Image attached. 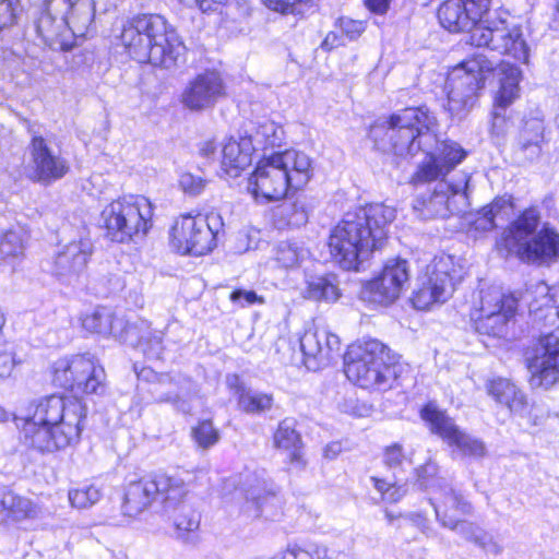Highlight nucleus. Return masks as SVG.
Listing matches in <instances>:
<instances>
[{
  "instance_id": "nucleus-36",
  "label": "nucleus",
  "mask_w": 559,
  "mask_h": 559,
  "mask_svg": "<svg viewBox=\"0 0 559 559\" xmlns=\"http://www.w3.org/2000/svg\"><path fill=\"white\" fill-rule=\"evenodd\" d=\"M4 512L12 521L22 522L38 519L41 515V508L29 498L10 491Z\"/></svg>"
},
{
  "instance_id": "nucleus-40",
  "label": "nucleus",
  "mask_w": 559,
  "mask_h": 559,
  "mask_svg": "<svg viewBox=\"0 0 559 559\" xmlns=\"http://www.w3.org/2000/svg\"><path fill=\"white\" fill-rule=\"evenodd\" d=\"M255 150L280 147L284 139V130L272 121H266L258 127L254 134L249 136Z\"/></svg>"
},
{
  "instance_id": "nucleus-64",
  "label": "nucleus",
  "mask_w": 559,
  "mask_h": 559,
  "mask_svg": "<svg viewBox=\"0 0 559 559\" xmlns=\"http://www.w3.org/2000/svg\"><path fill=\"white\" fill-rule=\"evenodd\" d=\"M391 0H365L366 7L374 14L383 15L389 10Z\"/></svg>"
},
{
  "instance_id": "nucleus-4",
  "label": "nucleus",
  "mask_w": 559,
  "mask_h": 559,
  "mask_svg": "<svg viewBox=\"0 0 559 559\" xmlns=\"http://www.w3.org/2000/svg\"><path fill=\"white\" fill-rule=\"evenodd\" d=\"M134 60L164 69L183 61L186 47L171 25L158 14H139L127 20L118 35Z\"/></svg>"
},
{
  "instance_id": "nucleus-11",
  "label": "nucleus",
  "mask_w": 559,
  "mask_h": 559,
  "mask_svg": "<svg viewBox=\"0 0 559 559\" xmlns=\"http://www.w3.org/2000/svg\"><path fill=\"white\" fill-rule=\"evenodd\" d=\"M185 479L179 469L171 474L160 473L153 478H143L128 485L122 503V513L135 518L145 511L153 501L162 508L174 507L185 493Z\"/></svg>"
},
{
  "instance_id": "nucleus-30",
  "label": "nucleus",
  "mask_w": 559,
  "mask_h": 559,
  "mask_svg": "<svg viewBox=\"0 0 559 559\" xmlns=\"http://www.w3.org/2000/svg\"><path fill=\"white\" fill-rule=\"evenodd\" d=\"M253 152L250 138L228 139L222 147V169L230 177H238L251 164Z\"/></svg>"
},
{
  "instance_id": "nucleus-49",
  "label": "nucleus",
  "mask_w": 559,
  "mask_h": 559,
  "mask_svg": "<svg viewBox=\"0 0 559 559\" xmlns=\"http://www.w3.org/2000/svg\"><path fill=\"white\" fill-rule=\"evenodd\" d=\"M267 495L269 493L260 486L250 485L245 489L246 502L242 506V511L252 518L260 516L261 504L266 499Z\"/></svg>"
},
{
  "instance_id": "nucleus-25",
  "label": "nucleus",
  "mask_w": 559,
  "mask_h": 559,
  "mask_svg": "<svg viewBox=\"0 0 559 559\" xmlns=\"http://www.w3.org/2000/svg\"><path fill=\"white\" fill-rule=\"evenodd\" d=\"M50 0H44L43 10L36 20V31L44 43L53 50H70L74 45L61 12L50 8Z\"/></svg>"
},
{
  "instance_id": "nucleus-54",
  "label": "nucleus",
  "mask_w": 559,
  "mask_h": 559,
  "mask_svg": "<svg viewBox=\"0 0 559 559\" xmlns=\"http://www.w3.org/2000/svg\"><path fill=\"white\" fill-rule=\"evenodd\" d=\"M314 0H262L263 4L282 14H294L299 11L301 4L312 3Z\"/></svg>"
},
{
  "instance_id": "nucleus-44",
  "label": "nucleus",
  "mask_w": 559,
  "mask_h": 559,
  "mask_svg": "<svg viewBox=\"0 0 559 559\" xmlns=\"http://www.w3.org/2000/svg\"><path fill=\"white\" fill-rule=\"evenodd\" d=\"M508 297L499 287L481 288L479 290L478 314H493L497 311L503 310Z\"/></svg>"
},
{
  "instance_id": "nucleus-20",
  "label": "nucleus",
  "mask_w": 559,
  "mask_h": 559,
  "mask_svg": "<svg viewBox=\"0 0 559 559\" xmlns=\"http://www.w3.org/2000/svg\"><path fill=\"white\" fill-rule=\"evenodd\" d=\"M489 9L490 0H445L439 7L438 19L449 32L469 31L471 34Z\"/></svg>"
},
{
  "instance_id": "nucleus-26",
  "label": "nucleus",
  "mask_w": 559,
  "mask_h": 559,
  "mask_svg": "<svg viewBox=\"0 0 559 559\" xmlns=\"http://www.w3.org/2000/svg\"><path fill=\"white\" fill-rule=\"evenodd\" d=\"M50 5L61 12L73 38L88 33L95 19L94 0H50Z\"/></svg>"
},
{
  "instance_id": "nucleus-48",
  "label": "nucleus",
  "mask_w": 559,
  "mask_h": 559,
  "mask_svg": "<svg viewBox=\"0 0 559 559\" xmlns=\"http://www.w3.org/2000/svg\"><path fill=\"white\" fill-rule=\"evenodd\" d=\"M370 479L377 491L381 493L382 500L385 502H399L406 495L407 490L403 485H397L396 483L376 476H372Z\"/></svg>"
},
{
  "instance_id": "nucleus-19",
  "label": "nucleus",
  "mask_w": 559,
  "mask_h": 559,
  "mask_svg": "<svg viewBox=\"0 0 559 559\" xmlns=\"http://www.w3.org/2000/svg\"><path fill=\"white\" fill-rule=\"evenodd\" d=\"M533 389H549L559 381V336L554 333L542 336L527 358Z\"/></svg>"
},
{
  "instance_id": "nucleus-3",
  "label": "nucleus",
  "mask_w": 559,
  "mask_h": 559,
  "mask_svg": "<svg viewBox=\"0 0 559 559\" xmlns=\"http://www.w3.org/2000/svg\"><path fill=\"white\" fill-rule=\"evenodd\" d=\"M394 218L395 209L383 203L346 212L329 237L333 260L344 270H359L360 264L383 246L388 226Z\"/></svg>"
},
{
  "instance_id": "nucleus-37",
  "label": "nucleus",
  "mask_w": 559,
  "mask_h": 559,
  "mask_svg": "<svg viewBox=\"0 0 559 559\" xmlns=\"http://www.w3.org/2000/svg\"><path fill=\"white\" fill-rule=\"evenodd\" d=\"M501 74L500 88L496 102L498 106L507 107L519 97L521 71L514 66L506 64L501 68Z\"/></svg>"
},
{
  "instance_id": "nucleus-60",
  "label": "nucleus",
  "mask_w": 559,
  "mask_h": 559,
  "mask_svg": "<svg viewBox=\"0 0 559 559\" xmlns=\"http://www.w3.org/2000/svg\"><path fill=\"white\" fill-rule=\"evenodd\" d=\"M188 7H197L202 12L216 11L219 5L226 4L229 0H181Z\"/></svg>"
},
{
  "instance_id": "nucleus-59",
  "label": "nucleus",
  "mask_w": 559,
  "mask_h": 559,
  "mask_svg": "<svg viewBox=\"0 0 559 559\" xmlns=\"http://www.w3.org/2000/svg\"><path fill=\"white\" fill-rule=\"evenodd\" d=\"M475 544L491 555H499L502 551L501 544L492 535L483 530L480 534L477 535Z\"/></svg>"
},
{
  "instance_id": "nucleus-62",
  "label": "nucleus",
  "mask_w": 559,
  "mask_h": 559,
  "mask_svg": "<svg viewBox=\"0 0 559 559\" xmlns=\"http://www.w3.org/2000/svg\"><path fill=\"white\" fill-rule=\"evenodd\" d=\"M343 411L356 417L366 416L369 412V407L365 404H359L355 400H347L343 404Z\"/></svg>"
},
{
  "instance_id": "nucleus-51",
  "label": "nucleus",
  "mask_w": 559,
  "mask_h": 559,
  "mask_svg": "<svg viewBox=\"0 0 559 559\" xmlns=\"http://www.w3.org/2000/svg\"><path fill=\"white\" fill-rule=\"evenodd\" d=\"M22 238L14 230L0 231V260L17 255L22 252Z\"/></svg>"
},
{
  "instance_id": "nucleus-63",
  "label": "nucleus",
  "mask_w": 559,
  "mask_h": 559,
  "mask_svg": "<svg viewBox=\"0 0 559 559\" xmlns=\"http://www.w3.org/2000/svg\"><path fill=\"white\" fill-rule=\"evenodd\" d=\"M343 44V35H340L336 31H331L326 34L321 47L324 50H332Z\"/></svg>"
},
{
  "instance_id": "nucleus-47",
  "label": "nucleus",
  "mask_w": 559,
  "mask_h": 559,
  "mask_svg": "<svg viewBox=\"0 0 559 559\" xmlns=\"http://www.w3.org/2000/svg\"><path fill=\"white\" fill-rule=\"evenodd\" d=\"M550 288L545 283H538L535 285L534 295L535 297L530 301V311L536 316L544 309L547 311L546 317L557 316V310L554 307V299L549 294Z\"/></svg>"
},
{
  "instance_id": "nucleus-35",
  "label": "nucleus",
  "mask_w": 559,
  "mask_h": 559,
  "mask_svg": "<svg viewBox=\"0 0 559 559\" xmlns=\"http://www.w3.org/2000/svg\"><path fill=\"white\" fill-rule=\"evenodd\" d=\"M515 309V298L508 297L503 310L497 311L493 314L488 313L476 316V329L484 334L502 336L506 332L507 323L513 316Z\"/></svg>"
},
{
  "instance_id": "nucleus-39",
  "label": "nucleus",
  "mask_w": 559,
  "mask_h": 559,
  "mask_svg": "<svg viewBox=\"0 0 559 559\" xmlns=\"http://www.w3.org/2000/svg\"><path fill=\"white\" fill-rule=\"evenodd\" d=\"M305 298L312 300L335 301L340 294L338 288L325 276H310L302 290Z\"/></svg>"
},
{
  "instance_id": "nucleus-15",
  "label": "nucleus",
  "mask_w": 559,
  "mask_h": 559,
  "mask_svg": "<svg viewBox=\"0 0 559 559\" xmlns=\"http://www.w3.org/2000/svg\"><path fill=\"white\" fill-rule=\"evenodd\" d=\"M104 380V368L87 355L60 358L53 365V382L76 393H96Z\"/></svg>"
},
{
  "instance_id": "nucleus-6",
  "label": "nucleus",
  "mask_w": 559,
  "mask_h": 559,
  "mask_svg": "<svg viewBox=\"0 0 559 559\" xmlns=\"http://www.w3.org/2000/svg\"><path fill=\"white\" fill-rule=\"evenodd\" d=\"M312 176V163L304 152L285 151L261 160L249 178L248 189L255 199L277 201L288 188L301 189Z\"/></svg>"
},
{
  "instance_id": "nucleus-33",
  "label": "nucleus",
  "mask_w": 559,
  "mask_h": 559,
  "mask_svg": "<svg viewBox=\"0 0 559 559\" xmlns=\"http://www.w3.org/2000/svg\"><path fill=\"white\" fill-rule=\"evenodd\" d=\"M545 123L539 110L532 112L522 120V127L518 136V146L522 152L530 151L532 155H538L544 142Z\"/></svg>"
},
{
  "instance_id": "nucleus-10",
  "label": "nucleus",
  "mask_w": 559,
  "mask_h": 559,
  "mask_svg": "<svg viewBox=\"0 0 559 559\" xmlns=\"http://www.w3.org/2000/svg\"><path fill=\"white\" fill-rule=\"evenodd\" d=\"M29 142L26 146L27 177L44 186H49L70 171L69 159L63 154L57 136L40 128H29Z\"/></svg>"
},
{
  "instance_id": "nucleus-56",
  "label": "nucleus",
  "mask_w": 559,
  "mask_h": 559,
  "mask_svg": "<svg viewBox=\"0 0 559 559\" xmlns=\"http://www.w3.org/2000/svg\"><path fill=\"white\" fill-rule=\"evenodd\" d=\"M179 186L185 193L189 195H199L205 188V180L191 173H185L180 176Z\"/></svg>"
},
{
  "instance_id": "nucleus-1",
  "label": "nucleus",
  "mask_w": 559,
  "mask_h": 559,
  "mask_svg": "<svg viewBox=\"0 0 559 559\" xmlns=\"http://www.w3.org/2000/svg\"><path fill=\"white\" fill-rule=\"evenodd\" d=\"M376 144L400 157H414L419 152L425 159L412 177L417 186L443 178L465 157L466 151L456 142L440 141L438 121L426 107L405 108L371 130Z\"/></svg>"
},
{
  "instance_id": "nucleus-57",
  "label": "nucleus",
  "mask_w": 559,
  "mask_h": 559,
  "mask_svg": "<svg viewBox=\"0 0 559 559\" xmlns=\"http://www.w3.org/2000/svg\"><path fill=\"white\" fill-rule=\"evenodd\" d=\"M230 300L240 307L253 304H263V298L258 296L253 290L236 289L230 294Z\"/></svg>"
},
{
  "instance_id": "nucleus-23",
  "label": "nucleus",
  "mask_w": 559,
  "mask_h": 559,
  "mask_svg": "<svg viewBox=\"0 0 559 559\" xmlns=\"http://www.w3.org/2000/svg\"><path fill=\"white\" fill-rule=\"evenodd\" d=\"M225 94L222 78L216 72H205L197 75L185 87L181 103L193 111L213 107Z\"/></svg>"
},
{
  "instance_id": "nucleus-2",
  "label": "nucleus",
  "mask_w": 559,
  "mask_h": 559,
  "mask_svg": "<svg viewBox=\"0 0 559 559\" xmlns=\"http://www.w3.org/2000/svg\"><path fill=\"white\" fill-rule=\"evenodd\" d=\"M85 418L86 408L80 400L52 394L31 403L15 416V424L26 448L53 453L80 441Z\"/></svg>"
},
{
  "instance_id": "nucleus-61",
  "label": "nucleus",
  "mask_w": 559,
  "mask_h": 559,
  "mask_svg": "<svg viewBox=\"0 0 559 559\" xmlns=\"http://www.w3.org/2000/svg\"><path fill=\"white\" fill-rule=\"evenodd\" d=\"M15 13L12 0H0V29L11 25L14 21Z\"/></svg>"
},
{
  "instance_id": "nucleus-38",
  "label": "nucleus",
  "mask_w": 559,
  "mask_h": 559,
  "mask_svg": "<svg viewBox=\"0 0 559 559\" xmlns=\"http://www.w3.org/2000/svg\"><path fill=\"white\" fill-rule=\"evenodd\" d=\"M277 559H331L329 548L318 542L289 544Z\"/></svg>"
},
{
  "instance_id": "nucleus-8",
  "label": "nucleus",
  "mask_w": 559,
  "mask_h": 559,
  "mask_svg": "<svg viewBox=\"0 0 559 559\" xmlns=\"http://www.w3.org/2000/svg\"><path fill=\"white\" fill-rule=\"evenodd\" d=\"M153 215L151 201L138 194L118 198L102 211L107 236L120 243L145 237L153 226Z\"/></svg>"
},
{
  "instance_id": "nucleus-9",
  "label": "nucleus",
  "mask_w": 559,
  "mask_h": 559,
  "mask_svg": "<svg viewBox=\"0 0 559 559\" xmlns=\"http://www.w3.org/2000/svg\"><path fill=\"white\" fill-rule=\"evenodd\" d=\"M495 67L496 64L486 56L478 53L450 71L444 85L447 93L444 108L451 116L461 119L474 108L478 93L485 85L486 76L493 71Z\"/></svg>"
},
{
  "instance_id": "nucleus-13",
  "label": "nucleus",
  "mask_w": 559,
  "mask_h": 559,
  "mask_svg": "<svg viewBox=\"0 0 559 559\" xmlns=\"http://www.w3.org/2000/svg\"><path fill=\"white\" fill-rule=\"evenodd\" d=\"M223 227L219 214L180 215L170 230V246L181 254L203 255L216 246V236Z\"/></svg>"
},
{
  "instance_id": "nucleus-16",
  "label": "nucleus",
  "mask_w": 559,
  "mask_h": 559,
  "mask_svg": "<svg viewBox=\"0 0 559 559\" xmlns=\"http://www.w3.org/2000/svg\"><path fill=\"white\" fill-rule=\"evenodd\" d=\"M409 282V266L404 259H390L382 272L365 283L360 299L376 306H389L395 302Z\"/></svg>"
},
{
  "instance_id": "nucleus-50",
  "label": "nucleus",
  "mask_w": 559,
  "mask_h": 559,
  "mask_svg": "<svg viewBox=\"0 0 559 559\" xmlns=\"http://www.w3.org/2000/svg\"><path fill=\"white\" fill-rule=\"evenodd\" d=\"M19 362L14 345L4 341L0 333V378H9Z\"/></svg>"
},
{
  "instance_id": "nucleus-27",
  "label": "nucleus",
  "mask_w": 559,
  "mask_h": 559,
  "mask_svg": "<svg viewBox=\"0 0 559 559\" xmlns=\"http://www.w3.org/2000/svg\"><path fill=\"white\" fill-rule=\"evenodd\" d=\"M300 349L306 357V364L314 359L319 365L325 364L334 352L340 349V338L324 326L308 329L299 340Z\"/></svg>"
},
{
  "instance_id": "nucleus-31",
  "label": "nucleus",
  "mask_w": 559,
  "mask_h": 559,
  "mask_svg": "<svg viewBox=\"0 0 559 559\" xmlns=\"http://www.w3.org/2000/svg\"><path fill=\"white\" fill-rule=\"evenodd\" d=\"M273 439L274 445L287 453L288 462L292 467L302 469L306 466L301 439L299 433L295 430L293 420L284 419L281 421L274 432Z\"/></svg>"
},
{
  "instance_id": "nucleus-42",
  "label": "nucleus",
  "mask_w": 559,
  "mask_h": 559,
  "mask_svg": "<svg viewBox=\"0 0 559 559\" xmlns=\"http://www.w3.org/2000/svg\"><path fill=\"white\" fill-rule=\"evenodd\" d=\"M103 498V491L93 484H83L71 488L68 499L72 508L78 510L90 509Z\"/></svg>"
},
{
  "instance_id": "nucleus-46",
  "label": "nucleus",
  "mask_w": 559,
  "mask_h": 559,
  "mask_svg": "<svg viewBox=\"0 0 559 559\" xmlns=\"http://www.w3.org/2000/svg\"><path fill=\"white\" fill-rule=\"evenodd\" d=\"M192 438L199 448L206 450L219 441V431L211 420H202L192 428Z\"/></svg>"
},
{
  "instance_id": "nucleus-21",
  "label": "nucleus",
  "mask_w": 559,
  "mask_h": 559,
  "mask_svg": "<svg viewBox=\"0 0 559 559\" xmlns=\"http://www.w3.org/2000/svg\"><path fill=\"white\" fill-rule=\"evenodd\" d=\"M82 326L88 332L111 335L120 342L133 344L136 337L131 332L147 331L148 321L140 319L130 324L123 317L116 316L111 309L98 307L82 318Z\"/></svg>"
},
{
  "instance_id": "nucleus-22",
  "label": "nucleus",
  "mask_w": 559,
  "mask_h": 559,
  "mask_svg": "<svg viewBox=\"0 0 559 559\" xmlns=\"http://www.w3.org/2000/svg\"><path fill=\"white\" fill-rule=\"evenodd\" d=\"M425 479L423 475L419 476ZM429 492V500L435 508L436 516L441 524L444 520L457 519L472 513V504L456 492L444 479L432 478L423 480Z\"/></svg>"
},
{
  "instance_id": "nucleus-29",
  "label": "nucleus",
  "mask_w": 559,
  "mask_h": 559,
  "mask_svg": "<svg viewBox=\"0 0 559 559\" xmlns=\"http://www.w3.org/2000/svg\"><path fill=\"white\" fill-rule=\"evenodd\" d=\"M487 391L498 404L506 406L510 413L522 418L530 416L531 405L526 395L509 379L490 380L487 383Z\"/></svg>"
},
{
  "instance_id": "nucleus-24",
  "label": "nucleus",
  "mask_w": 559,
  "mask_h": 559,
  "mask_svg": "<svg viewBox=\"0 0 559 559\" xmlns=\"http://www.w3.org/2000/svg\"><path fill=\"white\" fill-rule=\"evenodd\" d=\"M93 253V243L87 236H80L78 240L67 243L56 255L53 274L62 281L71 282L86 267Z\"/></svg>"
},
{
  "instance_id": "nucleus-5",
  "label": "nucleus",
  "mask_w": 559,
  "mask_h": 559,
  "mask_svg": "<svg viewBox=\"0 0 559 559\" xmlns=\"http://www.w3.org/2000/svg\"><path fill=\"white\" fill-rule=\"evenodd\" d=\"M499 246L508 254L538 266H549L559 260V233L542 221L536 206L525 209L504 229Z\"/></svg>"
},
{
  "instance_id": "nucleus-7",
  "label": "nucleus",
  "mask_w": 559,
  "mask_h": 559,
  "mask_svg": "<svg viewBox=\"0 0 559 559\" xmlns=\"http://www.w3.org/2000/svg\"><path fill=\"white\" fill-rule=\"evenodd\" d=\"M397 367L390 349L378 340H366L349 346L345 355V373L349 381L370 391L392 388Z\"/></svg>"
},
{
  "instance_id": "nucleus-12",
  "label": "nucleus",
  "mask_w": 559,
  "mask_h": 559,
  "mask_svg": "<svg viewBox=\"0 0 559 559\" xmlns=\"http://www.w3.org/2000/svg\"><path fill=\"white\" fill-rule=\"evenodd\" d=\"M469 44L487 47L524 63L528 60V47L523 38L521 27L511 23L506 12L485 14L478 25L472 29Z\"/></svg>"
},
{
  "instance_id": "nucleus-14",
  "label": "nucleus",
  "mask_w": 559,
  "mask_h": 559,
  "mask_svg": "<svg viewBox=\"0 0 559 559\" xmlns=\"http://www.w3.org/2000/svg\"><path fill=\"white\" fill-rule=\"evenodd\" d=\"M469 176L461 174L454 182L440 180L433 191L414 201V211L423 219L445 218L451 214H461L468 206Z\"/></svg>"
},
{
  "instance_id": "nucleus-41",
  "label": "nucleus",
  "mask_w": 559,
  "mask_h": 559,
  "mask_svg": "<svg viewBox=\"0 0 559 559\" xmlns=\"http://www.w3.org/2000/svg\"><path fill=\"white\" fill-rule=\"evenodd\" d=\"M134 337H136L133 347H139L144 355L148 358L158 359L163 353V332L158 330H152L148 323L147 331H132Z\"/></svg>"
},
{
  "instance_id": "nucleus-32",
  "label": "nucleus",
  "mask_w": 559,
  "mask_h": 559,
  "mask_svg": "<svg viewBox=\"0 0 559 559\" xmlns=\"http://www.w3.org/2000/svg\"><path fill=\"white\" fill-rule=\"evenodd\" d=\"M163 385L159 384L155 388V401L158 403H169L175 406L176 409L185 414H189L193 409L192 402L198 396L199 390L191 380L183 379L178 381L173 386L176 391L163 390Z\"/></svg>"
},
{
  "instance_id": "nucleus-17",
  "label": "nucleus",
  "mask_w": 559,
  "mask_h": 559,
  "mask_svg": "<svg viewBox=\"0 0 559 559\" xmlns=\"http://www.w3.org/2000/svg\"><path fill=\"white\" fill-rule=\"evenodd\" d=\"M451 265V257H440L427 266L426 274L412 297L416 309L428 310L435 304H442L452 296L454 285L453 276L450 274Z\"/></svg>"
},
{
  "instance_id": "nucleus-55",
  "label": "nucleus",
  "mask_w": 559,
  "mask_h": 559,
  "mask_svg": "<svg viewBox=\"0 0 559 559\" xmlns=\"http://www.w3.org/2000/svg\"><path fill=\"white\" fill-rule=\"evenodd\" d=\"M407 461V456L400 443H393L383 451V463L389 468H399Z\"/></svg>"
},
{
  "instance_id": "nucleus-28",
  "label": "nucleus",
  "mask_w": 559,
  "mask_h": 559,
  "mask_svg": "<svg viewBox=\"0 0 559 559\" xmlns=\"http://www.w3.org/2000/svg\"><path fill=\"white\" fill-rule=\"evenodd\" d=\"M179 474L185 479V493L179 501L171 508H163V511L171 519L176 535L182 540L188 539V534L193 533L199 528L200 514L187 501L189 495V487L193 481V475L186 469H179Z\"/></svg>"
},
{
  "instance_id": "nucleus-58",
  "label": "nucleus",
  "mask_w": 559,
  "mask_h": 559,
  "mask_svg": "<svg viewBox=\"0 0 559 559\" xmlns=\"http://www.w3.org/2000/svg\"><path fill=\"white\" fill-rule=\"evenodd\" d=\"M308 221V209L305 200H296L292 204V212L289 214V224L294 226H302Z\"/></svg>"
},
{
  "instance_id": "nucleus-43",
  "label": "nucleus",
  "mask_w": 559,
  "mask_h": 559,
  "mask_svg": "<svg viewBox=\"0 0 559 559\" xmlns=\"http://www.w3.org/2000/svg\"><path fill=\"white\" fill-rule=\"evenodd\" d=\"M307 254V249L297 241H281L275 249L276 261L286 269L299 265Z\"/></svg>"
},
{
  "instance_id": "nucleus-52",
  "label": "nucleus",
  "mask_w": 559,
  "mask_h": 559,
  "mask_svg": "<svg viewBox=\"0 0 559 559\" xmlns=\"http://www.w3.org/2000/svg\"><path fill=\"white\" fill-rule=\"evenodd\" d=\"M442 526L456 532L461 537L468 542L475 543L477 535L480 534L481 528L476 526L474 523L457 519H445Z\"/></svg>"
},
{
  "instance_id": "nucleus-34",
  "label": "nucleus",
  "mask_w": 559,
  "mask_h": 559,
  "mask_svg": "<svg viewBox=\"0 0 559 559\" xmlns=\"http://www.w3.org/2000/svg\"><path fill=\"white\" fill-rule=\"evenodd\" d=\"M513 213V203L510 197L496 198L490 204L484 206L475 221V228L484 231L491 230L506 222Z\"/></svg>"
},
{
  "instance_id": "nucleus-18",
  "label": "nucleus",
  "mask_w": 559,
  "mask_h": 559,
  "mask_svg": "<svg viewBox=\"0 0 559 559\" xmlns=\"http://www.w3.org/2000/svg\"><path fill=\"white\" fill-rule=\"evenodd\" d=\"M421 419L430 431L442 438L449 445H455L464 455L483 457L486 454L485 444L467 435L455 425L436 404L428 403L420 411Z\"/></svg>"
},
{
  "instance_id": "nucleus-53",
  "label": "nucleus",
  "mask_w": 559,
  "mask_h": 559,
  "mask_svg": "<svg viewBox=\"0 0 559 559\" xmlns=\"http://www.w3.org/2000/svg\"><path fill=\"white\" fill-rule=\"evenodd\" d=\"M335 28L338 29L341 34L349 40H354L365 32L366 24L362 21L343 16L336 21Z\"/></svg>"
},
{
  "instance_id": "nucleus-45",
  "label": "nucleus",
  "mask_w": 559,
  "mask_h": 559,
  "mask_svg": "<svg viewBox=\"0 0 559 559\" xmlns=\"http://www.w3.org/2000/svg\"><path fill=\"white\" fill-rule=\"evenodd\" d=\"M273 397L270 394L252 392L241 389L239 391L238 404L246 413H261L270 409Z\"/></svg>"
}]
</instances>
